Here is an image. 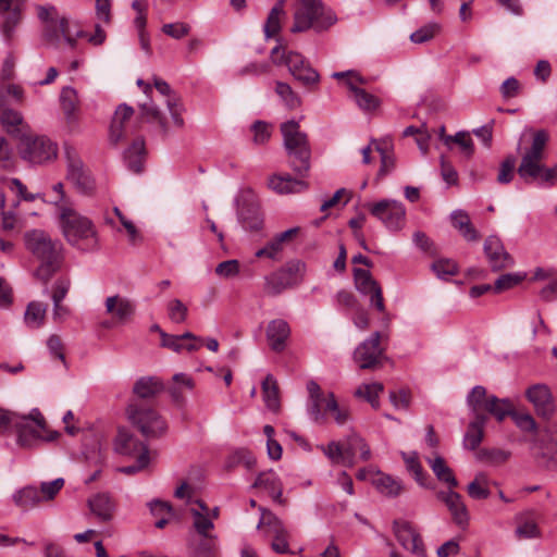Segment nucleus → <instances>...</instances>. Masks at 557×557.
I'll use <instances>...</instances> for the list:
<instances>
[{"mask_svg":"<svg viewBox=\"0 0 557 557\" xmlns=\"http://www.w3.org/2000/svg\"><path fill=\"white\" fill-rule=\"evenodd\" d=\"M484 252L493 271H499L513 264L511 256L496 236H488L485 239Z\"/></svg>","mask_w":557,"mask_h":557,"instance_id":"nucleus-22","label":"nucleus"},{"mask_svg":"<svg viewBox=\"0 0 557 557\" xmlns=\"http://www.w3.org/2000/svg\"><path fill=\"white\" fill-rule=\"evenodd\" d=\"M382 391H383V384L374 382L371 384H362L361 386H359L356 389L355 395L357 397L364 398L367 401H369L371 404V406L374 409H377L379 405H380L379 395Z\"/></svg>","mask_w":557,"mask_h":557,"instance_id":"nucleus-50","label":"nucleus"},{"mask_svg":"<svg viewBox=\"0 0 557 557\" xmlns=\"http://www.w3.org/2000/svg\"><path fill=\"white\" fill-rule=\"evenodd\" d=\"M488 476L480 472L467 486L468 495L473 499H486L490 496Z\"/></svg>","mask_w":557,"mask_h":557,"instance_id":"nucleus-47","label":"nucleus"},{"mask_svg":"<svg viewBox=\"0 0 557 557\" xmlns=\"http://www.w3.org/2000/svg\"><path fill=\"white\" fill-rule=\"evenodd\" d=\"M0 122L3 128L12 135L22 136L25 129V124L20 112L12 109H3L0 116Z\"/></svg>","mask_w":557,"mask_h":557,"instance_id":"nucleus-41","label":"nucleus"},{"mask_svg":"<svg viewBox=\"0 0 557 557\" xmlns=\"http://www.w3.org/2000/svg\"><path fill=\"white\" fill-rule=\"evenodd\" d=\"M37 16L45 23V38L54 47L60 44V38L63 37L65 42L75 48V38L69 21L65 17H59L58 10L53 5H37Z\"/></svg>","mask_w":557,"mask_h":557,"instance_id":"nucleus-8","label":"nucleus"},{"mask_svg":"<svg viewBox=\"0 0 557 557\" xmlns=\"http://www.w3.org/2000/svg\"><path fill=\"white\" fill-rule=\"evenodd\" d=\"M261 518L257 525L267 537H275L283 534H287V529L283 524L282 520L278 519L273 512L260 507Z\"/></svg>","mask_w":557,"mask_h":557,"instance_id":"nucleus-32","label":"nucleus"},{"mask_svg":"<svg viewBox=\"0 0 557 557\" xmlns=\"http://www.w3.org/2000/svg\"><path fill=\"white\" fill-rule=\"evenodd\" d=\"M60 103L69 126L73 129L76 125V109L78 98L76 90L70 86L63 87L60 94Z\"/></svg>","mask_w":557,"mask_h":557,"instance_id":"nucleus-35","label":"nucleus"},{"mask_svg":"<svg viewBox=\"0 0 557 557\" xmlns=\"http://www.w3.org/2000/svg\"><path fill=\"white\" fill-rule=\"evenodd\" d=\"M354 278L356 288L364 295L371 294L379 287V283L373 280L371 273L368 270L360 268L354 269Z\"/></svg>","mask_w":557,"mask_h":557,"instance_id":"nucleus-48","label":"nucleus"},{"mask_svg":"<svg viewBox=\"0 0 557 557\" xmlns=\"http://www.w3.org/2000/svg\"><path fill=\"white\" fill-rule=\"evenodd\" d=\"M289 335L290 327L285 320L275 319L269 322L267 327V339L274 351L281 352L285 349L286 341Z\"/></svg>","mask_w":557,"mask_h":557,"instance_id":"nucleus-28","label":"nucleus"},{"mask_svg":"<svg viewBox=\"0 0 557 557\" xmlns=\"http://www.w3.org/2000/svg\"><path fill=\"white\" fill-rule=\"evenodd\" d=\"M22 158L33 164H44L58 156L57 145L45 136H23L20 146Z\"/></svg>","mask_w":557,"mask_h":557,"instance_id":"nucleus-13","label":"nucleus"},{"mask_svg":"<svg viewBox=\"0 0 557 557\" xmlns=\"http://www.w3.org/2000/svg\"><path fill=\"white\" fill-rule=\"evenodd\" d=\"M253 487H259L265 490L269 495L272 497V499L278 504H283V485L281 480L278 479L277 474L272 471H264L261 472L255 484Z\"/></svg>","mask_w":557,"mask_h":557,"instance_id":"nucleus-31","label":"nucleus"},{"mask_svg":"<svg viewBox=\"0 0 557 557\" xmlns=\"http://www.w3.org/2000/svg\"><path fill=\"white\" fill-rule=\"evenodd\" d=\"M525 396L539 416L550 418L555 412L554 398L547 385L534 384L527 389Z\"/></svg>","mask_w":557,"mask_h":557,"instance_id":"nucleus-21","label":"nucleus"},{"mask_svg":"<svg viewBox=\"0 0 557 557\" xmlns=\"http://www.w3.org/2000/svg\"><path fill=\"white\" fill-rule=\"evenodd\" d=\"M437 498L442 500L448 508L454 522L460 528H466L469 523V511L465 505L460 494L449 488L448 491L438 492Z\"/></svg>","mask_w":557,"mask_h":557,"instance_id":"nucleus-23","label":"nucleus"},{"mask_svg":"<svg viewBox=\"0 0 557 557\" xmlns=\"http://www.w3.org/2000/svg\"><path fill=\"white\" fill-rule=\"evenodd\" d=\"M275 91L287 108L295 109L299 107L300 98L288 84L277 82Z\"/></svg>","mask_w":557,"mask_h":557,"instance_id":"nucleus-55","label":"nucleus"},{"mask_svg":"<svg viewBox=\"0 0 557 557\" xmlns=\"http://www.w3.org/2000/svg\"><path fill=\"white\" fill-rule=\"evenodd\" d=\"M473 420L468 426L463 438V445L470 450H474L481 444L484 436V428L487 422V416H473Z\"/></svg>","mask_w":557,"mask_h":557,"instance_id":"nucleus-34","label":"nucleus"},{"mask_svg":"<svg viewBox=\"0 0 557 557\" xmlns=\"http://www.w3.org/2000/svg\"><path fill=\"white\" fill-rule=\"evenodd\" d=\"M196 505L197 507L190 508V513L194 517V528L203 537V553L209 555L213 545V539L209 533L214 527L213 520L210 517V509L202 500H196Z\"/></svg>","mask_w":557,"mask_h":557,"instance_id":"nucleus-18","label":"nucleus"},{"mask_svg":"<svg viewBox=\"0 0 557 557\" xmlns=\"http://www.w3.org/2000/svg\"><path fill=\"white\" fill-rule=\"evenodd\" d=\"M451 223L461 235L469 242H475L479 239L476 230L472 226L468 213L463 210H456L451 213Z\"/></svg>","mask_w":557,"mask_h":557,"instance_id":"nucleus-38","label":"nucleus"},{"mask_svg":"<svg viewBox=\"0 0 557 557\" xmlns=\"http://www.w3.org/2000/svg\"><path fill=\"white\" fill-rule=\"evenodd\" d=\"M60 225L67 243L76 249L91 252L99 248L98 232L87 216L63 206L60 208Z\"/></svg>","mask_w":557,"mask_h":557,"instance_id":"nucleus-4","label":"nucleus"},{"mask_svg":"<svg viewBox=\"0 0 557 557\" xmlns=\"http://www.w3.org/2000/svg\"><path fill=\"white\" fill-rule=\"evenodd\" d=\"M393 531L398 543L418 557H425L422 539L413 525L406 520H395Z\"/></svg>","mask_w":557,"mask_h":557,"instance_id":"nucleus-15","label":"nucleus"},{"mask_svg":"<svg viewBox=\"0 0 557 557\" xmlns=\"http://www.w3.org/2000/svg\"><path fill=\"white\" fill-rule=\"evenodd\" d=\"M322 450L333 463L351 466V460H349V456L347 454V446L343 447L337 442H331L327 446H322Z\"/></svg>","mask_w":557,"mask_h":557,"instance_id":"nucleus-49","label":"nucleus"},{"mask_svg":"<svg viewBox=\"0 0 557 557\" xmlns=\"http://www.w3.org/2000/svg\"><path fill=\"white\" fill-rule=\"evenodd\" d=\"M525 277L523 273H507L500 275L494 284V290L496 293L510 289L520 284Z\"/></svg>","mask_w":557,"mask_h":557,"instance_id":"nucleus-57","label":"nucleus"},{"mask_svg":"<svg viewBox=\"0 0 557 557\" xmlns=\"http://www.w3.org/2000/svg\"><path fill=\"white\" fill-rule=\"evenodd\" d=\"M305 272V263L300 261L287 262L275 272L264 276L263 290L269 296H277L285 289L296 286Z\"/></svg>","mask_w":557,"mask_h":557,"instance_id":"nucleus-11","label":"nucleus"},{"mask_svg":"<svg viewBox=\"0 0 557 557\" xmlns=\"http://www.w3.org/2000/svg\"><path fill=\"white\" fill-rule=\"evenodd\" d=\"M106 312L112 317L117 324H125L135 313L136 306L128 298L113 295L106 298Z\"/></svg>","mask_w":557,"mask_h":557,"instance_id":"nucleus-24","label":"nucleus"},{"mask_svg":"<svg viewBox=\"0 0 557 557\" xmlns=\"http://www.w3.org/2000/svg\"><path fill=\"white\" fill-rule=\"evenodd\" d=\"M168 311L169 318L174 323H183L187 319L188 309L180 299L171 300L168 304Z\"/></svg>","mask_w":557,"mask_h":557,"instance_id":"nucleus-62","label":"nucleus"},{"mask_svg":"<svg viewBox=\"0 0 557 557\" xmlns=\"http://www.w3.org/2000/svg\"><path fill=\"white\" fill-rule=\"evenodd\" d=\"M284 64L288 67L290 74L305 86L314 85L319 82L318 72L311 67L309 62L298 52L289 51L282 54Z\"/></svg>","mask_w":557,"mask_h":557,"instance_id":"nucleus-16","label":"nucleus"},{"mask_svg":"<svg viewBox=\"0 0 557 557\" xmlns=\"http://www.w3.org/2000/svg\"><path fill=\"white\" fill-rule=\"evenodd\" d=\"M467 404L473 416H486L485 412L503 421L513 411L512 403L507 398H498L495 395H487L486 388L481 385L474 386L467 396Z\"/></svg>","mask_w":557,"mask_h":557,"instance_id":"nucleus-7","label":"nucleus"},{"mask_svg":"<svg viewBox=\"0 0 557 557\" xmlns=\"http://www.w3.org/2000/svg\"><path fill=\"white\" fill-rule=\"evenodd\" d=\"M363 207L391 232H398L405 226L406 209L398 200L386 198L367 202Z\"/></svg>","mask_w":557,"mask_h":557,"instance_id":"nucleus-9","label":"nucleus"},{"mask_svg":"<svg viewBox=\"0 0 557 557\" xmlns=\"http://www.w3.org/2000/svg\"><path fill=\"white\" fill-rule=\"evenodd\" d=\"M374 485L380 491V493L388 497H396L404 490L403 482L400 480L384 473H380L377 475V478L374 480Z\"/></svg>","mask_w":557,"mask_h":557,"instance_id":"nucleus-43","label":"nucleus"},{"mask_svg":"<svg viewBox=\"0 0 557 557\" xmlns=\"http://www.w3.org/2000/svg\"><path fill=\"white\" fill-rule=\"evenodd\" d=\"M327 413L332 414L335 422L339 425L345 424L349 419V411L346 407H341L333 393H329V403L326 404Z\"/></svg>","mask_w":557,"mask_h":557,"instance_id":"nucleus-56","label":"nucleus"},{"mask_svg":"<svg viewBox=\"0 0 557 557\" xmlns=\"http://www.w3.org/2000/svg\"><path fill=\"white\" fill-rule=\"evenodd\" d=\"M299 233V227H293L275 235L263 248L256 251L257 258L276 259L284 245L292 242Z\"/></svg>","mask_w":557,"mask_h":557,"instance_id":"nucleus-30","label":"nucleus"},{"mask_svg":"<svg viewBox=\"0 0 557 557\" xmlns=\"http://www.w3.org/2000/svg\"><path fill=\"white\" fill-rule=\"evenodd\" d=\"M88 506L101 521H109L113 517L115 504L108 493H98L89 498Z\"/></svg>","mask_w":557,"mask_h":557,"instance_id":"nucleus-33","label":"nucleus"},{"mask_svg":"<svg viewBox=\"0 0 557 557\" xmlns=\"http://www.w3.org/2000/svg\"><path fill=\"white\" fill-rule=\"evenodd\" d=\"M336 22L335 13L321 0H297L290 30L302 33L312 28L320 33L329 29Z\"/></svg>","mask_w":557,"mask_h":557,"instance_id":"nucleus-5","label":"nucleus"},{"mask_svg":"<svg viewBox=\"0 0 557 557\" xmlns=\"http://www.w3.org/2000/svg\"><path fill=\"white\" fill-rule=\"evenodd\" d=\"M309 394L307 403V412L315 423H324L326 421V404L329 403V394H324L320 385L315 381L307 383Z\"/></svg>","mask_w":557,"mask_h":557,"instance_id":"nucleus-19","label":"nucleus"},{"mask_svg":"<svg viewBox=\"0 0 557 557\" xmlns=\"http://www.w3.org/2000/svg\"><path fill=\"white\" fill-rule=\"evenodd\" d=\"M47 306L39 301H32L27 305L24 321L28 327H40L46 318Z\"/></svg>","mask_w":557,"mask_h":557,"instance_id":"nucleus-44","label":"nucleus"},{"mask_svg":"<svg viewBox=\"0 0 557 557\" xmlns=\"http://www.w3.org/2000/svg\"><path fill=\"white\" fill-rule=\"evenodd\" d=\"M11 428L17 434V444L24 448L35 446L38 441L51 442L58 435L55 432L48 436L42 434L46 432L47 425L44 416L37 408L33 409L28 416L0 409V433H4Z\"/></svg>","mask_w":557,"mask_h":557,"instance_id":"nucleus-2","label":"nucleus"},{"mask_svg":"<svg viewBox=\"0 0 557 557\" xmlns=\"http://www.w3.org/2000/svg\"><path fill=\"white\" fill-rule=\"evenodd\" d=\"M304 177L295 178L289 174H273L268 180V187L278 195H289L304 191L308 188V184Z\"/></svg>","mask_w":557,"mask_h":557,"instance_id":"nucleus-26","label":"nucleus"},{"mask_svg":"<svg viewBox=\"0 0 557 557\" xmlns=\"http://www.w3.org/2000/svg\"><path fill=\"white\" fill-rule=\"evenodd\" d=\"M347 454L349 456V460H351V465L354 463V458L358 454L363 461L369 460L371 457L368 444L357 434L349 436L347 442Z\"/></svg>","mask_w":557,"mask_h":557,"instance_id":"nucleus-46","label":"nucleus"},{"mask_svg":"<svg viewBox=\"0 0 557 557\" xmlns=\"http://www.w3.org/2000/svg\"><path fill=\"white\" fill-rule=\"evenodd\" d=\"M542 441L544 444L542 455L557 462V433H547Z\"/></svg>","mask_w":557,"mask_h":557,"instance_id":"nucleus-64","label":"nucleus"},{"mask_svg":"<svg viewBox=\"0 0 557 557\" xmlns=\"http://www.w3.org/2000/svg\"><path fill=\"white\" fill-rule=\"evenodd\" d=\"M173 382L174 386L170 388V393L175 399L181 397L182 388L191 391L195 386L193 377L185 373L174 374Z\"/></svg>","mask_w":557,"mask_h":557,"instance_id":"nucleus-60","label":"nucleus"},{"mask_svg":"<svg viewBox=\"0 0 557 557\" xmlns=\"http://www.w3.org/2000/svg\"><path fill=\"white\" fill-rule=\"evenodd\" d=\"M426 460L437 480L448 484L449 488L458 486V481L453 470L447 466L443 457L436 455L434 458H428Z\"/></svg>","mask_w":557,"mask_h":557,"instance_id":"nucleus-37","label":"nucleus"},{"mask_svg":"<svg viewBox=\"0 0 557 557\" xmlns=\"http://www.w3.org/2000/svg\"><path fill=\"white\" fill-rule=\"evenodd\" d=\"M432 270L438 278L443 280H446L458 272L456 263L448 259H440L433 262Z\"/></svg>","mask_w":557,"mask_h":557,"instance_id":"nucleus-59","label":"nucleus"},{"mask_svg":"<svg viewBox=\"0 0 557 557\" xmlns=\"http://www.w3.org/2000/svg\"><path fill=\"white\" fill-rule=\"evenodd\" d=\"M134 110L126 103L120 104L115 112L110 126V141L113 145L120 143L127 135L126 122L133 116Z\"/></svg>","mask_w":557,"mask_h":557,"instance_id":"nucleus-29","label":"nucleus"},{"mask_svg":"<svg viewBox=\"0 0 557 557\" xmlns=\"http://www.w3.org/2000/svg\"><path fill=\"white\" fill-rule=\"evenodd\" d=\"M548 140L545 131L534 133L532 145L522 156L518 174L525 182L537 181L541 185L554 186L557 180V164L547 168L543 164L544 150Z\"/></svg>","mask_w":557,"mask_h":557,"instance_id":"nucleus-3","label":"nucleus"},{"mask_svg":"<svg viewBox=\"0 0 557 557\" xmlns=\"http://www.w3.org/2000/svg\"><path fill=\"white\" fill-rule=\"evenodd\" d=\"M284 147L289 157V165L301 177L310 170L311 151L307 135L300 131L298 122L290 120L281 125Z\"/></svg>","mask_w":557,"mask_h":557,"instance_id":"nucleus-6","label":"nucleus"},{"mask_svg":"<svg viewBox=\"0 0 557 557\" xmlns=\"http://www.w3.org/2000/svg\"><path fill=\"white\" fill-rule=\"evenodd\" d=\"M240 272V263L236 259H231L219 263L215 268L216 275L223 278H231Z\"/></svg>","mask_w":557,"mask_h":557,"instance_id":"nucleus-63","label":"nucleus"},{"mask_svg":"<svg viewBox=\"0 0 557 557\" xmlns=\"http://www.w3.org/2000/svg\"><path fill=\"white\" fill-rule=\"evenodd\" d=\"M403 459L408 472H410L420 485H424V472L417 453H403Z\"/></svg>","mask_w":557,"mask_h":557,"instance_id":"nucleus-54","label":"nucleus"},{"mask_svg":"<svg viewBox=\"0 0 557 557\" xmlns=\"http://www.w3.org/2000/svg\"><path fill=\"white\" fill-rule=\"evenodd\" d=\"M162 391V384L154 377H140L133 387V393L139 399H150Z\"/></svg>","mask_w":557,"mask_h":557,"instance_id":"nucleus-40","label":"nucleus"},{"mask_svg":"<svg viewBox=\"0 0 557 557\" xmlns=\"http://www.w3.org/2000/svg\"><path fill=\"white\" fill-rule=\"evenodd\" d=\"M372 144L375 145V149L380 153V157H381V168L377 172V178H382V177L386 176L387 174H389L394 170L395 158L392 153H389L387 148L381 147L376 143V140L372 139L371 145Z\"/></svg>","mask_w":557,"mask_h":557,"instance_id":"nucleus-53","label":"nucleus"},{"mask_svg":"<svg viewBox=\"0 0 557 557\" xmlns=\"http://www.w3.org/2000/svg\"><path fill=\"white\" fill-rule=\"evenodd\" d=\"M24 245L40 263L35 271V276L44 284L62 268L64 261V249L60 240L42 230H29L24 233Z\"/></svg>","mask_w":557,"mask_h":557,"instance_id":"nucleus-1","label":"nucleus"},{"mask_svg":"<svg viewBox=\"0 0 557 557\" xmlns=\"http://www.w3.org/2000/svg\"><path fill=\"white\" fill-rule=\"evenodd\" d=\"M13 502L23 509H29L41 503V496L35 486H25L13 494Z\"/></svg>","mask_w":557,"mask_h":557,"instance_id":"nucleus-42","label":"nucleus"},{"mask_svg":"<svg viewBox=\"0 0 557 557\" xmlns=\"http://www.w3.org/2000/svg\"><path fill=\"white\" fill-rule=\"evenodd\" d=\"M114 449L117 454L127 457H137L144 451L148 455L146 445L124 429L117 432L114 441Z\"/></svg>","mask_w":557,"mask_h":557,"instance_id":"nucleus-27","label":"nucleus"},{"mask_svg":"<svg viewBox=\"0 0 557 557\" xmlns=\"http://www.w3.org/2000/svg\"><path fill=\"white\" fill-rule=\"evenodd\" d=\"M63 486L64 480L62 478H58L51 482H42L40 490H38L41 496V502L53 499Z\"/></svg>","mask_w":557,"mask_h":557,"instance_id":"nucleus-61","label":"nucleus"},{"mask_svg":"<svg viewBox=\"0 0 557 557\" xmlns=\"http://www.w3.org/2000/svg\"><path fill=\"white\" fill-rule=\"evenodd\" d=\"M451 143L459 145L461 151L467 158H471L474 152L473 140L470 137V134L467 132H458L454 136H445L444 144L449 146Z\"/></svg>","mask_w":557,"mask_h":557,"instance_id":"nucleus-51","label":"nucleus"},{"mask_svg":"<svg viewBox=\"0 0 557 557\" xmlns=\"http://www.w3.org/2000/svg\"><path fill=\"white\" fill-rule=\"evenodd\" d=\"M332 77L336 79H344L345 85L352 94L355 103L360 110L370 112L380 107V99L363 88L367 84V79L359 73L355 71L335 72Z\"/></svg>","mask_w":557,"mask_h":557,"instance_id":"nucleus-12","label":"nucleus"},{"mask_svg":"<svg viewBox=\"0 0 557 557\" xmlns=\"http://www.w3.org/2000/svg\"><path fill=\"white\" fill-rule=\"evenodd\" d=\"M283 4L284 0H280V2L270 11L268 20L264 24V35L268 38L276 35L281 29L280 17L284 12Z\"/></svg>","mask_w":557,"mask_h":557,"instance_id":"nucleus-52","label":"nucleus"},{"mask_svg":"<svg viewBox=\"0 0 557 557\" xmlns=\"http://www.w3.org/2000/svg\"><path fill=\"white\" fill-rule=\"evenodd\" d=\"M145 140L137 138L124 152L126 166L134 173H140L145 158Z\"/></svg>","mask_w":557,"mask_h":557,"instance_id":"nucleus-36","label":"nucleus"},{"mask_svg":"<svg viewBox=\"0 0 557 557\" xmlns=\"http://www.w3.org/2000/svg\"><path fill=\"white\" fill-rule=\"evenodd\" d=\"M67 158V180L83 194H90L95 188V181L90 173L85 169L82 160L70 151Z\"/></svg>","mask_w":557,"mask_h":557,"instance_id":"nucleus-20","label":"nucleus"},{"mask_svg":"<svg viewBox=\"0 0 557 557\" xmlns=\"http://www.w3.org/2000/svg\"><path fill=\"white\" fill-rule=\"evenodd\" d=\"M9 188L11 191L15 193L18 198L13 205L14 208L20 205L21 200L32 202L39 197L38 194L28 193L26 186L18 178H11L9 182Z\"/></svg>","mask_w":557,"mask_h":557,"instance_id":"nucleus-58","label":"nucleus"},{"mask_svg":"<svg viewBox=\"0 0 557 557\" xmlns=\"http://www.w3.org/2000/svg\"><path fill=\"white\" fill-rule=\"evenodd\" d=\"M25 0H0L1 33L7 41L13 37L14 28L22 20Z\"/></svg>","mask_w":557,"mask_h":557,"instance_id":"nucleus-17","label":"nucleus"},{"mask_svg":"<svg viewBox=\"0 0 557 557\" xmlns=\"http://www.w3.org/2000/svg\"><path fill=\"white\" fill-rule=\"evenodd\" d=\"M140 119L148 123L158 125L160 131L165 135L169 131L166 120L160 109L150 100L149 102L141 103Z\"/></svg>","mask_w":557,"mask_h":557,"instance_id":"nucleus-39","label":"nucleus"},{"mask_svg":"<svg viewBox=\"0 0 557 557\" xmlns=\"http://www.w3.org/2000/svg\"><path fill=\"white\" fill-rule=\"evenodd\" d=\"M126 412L128 420L147 437L159 436L166 430V424L158 412L144 406L137 399L129 403Z\"/></svg>","mask_w":557,"mask_h":557,"instance_id":"nucleus-10","label":"nucleus"},{"mask_svg":"<svg viewBox=\"0 0 557 557\" xmlns=\"http://www.w3.org/2000/svg\"><path fill=\"white\" fill-rule=\"evenodd\" d=\"M153 85L156 89L165 97V103L173 124L177 127H183L184 120L182 117L183 107L181 98L172 90L171 86L165 81L159 77H153Z\"/></svg>","mask_w":557,"mask_h":557,"instance_id":"nucleus-25","label":"nucleus"},{"mask_svg":"<svg viewBox=\"0 0 557 557\" xmlns=\"http://www.w3.org/2000/svg\"><path fill=\"white\" fill-rule=\"evenodd\" d=\"M380 339V332H374L356 348L354 359L361 369H373L380 363L384 354V348L381 347Z\"/></svg>","mask_w":557,"mask_h":557,"instance_id":"nucleus-14","label":"nucleus"},{"mask_svg":"<svg viewBox=\"0 0 557 557\" xmlns=\"http://www.w3.org/2000/svg\"><path fill=\"white\" fill-rule=\"evenodd\" d=\"M262 395L265 406L270 410L275 411L278 409V386L276 380L271 374H268L262 382Z\"/></svg>","mask_w":557,"mask_h":557,"instance_id":"nucleus-45","label":"nucleus"}]
</instances>
